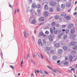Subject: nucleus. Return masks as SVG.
<instances>
[{
    "instance_id": "f8f14e48",
    "label": "nucleus",
    "mask_w": 77,
    "mask_h": 77,
    "mask_svg": "<svg viewBox=\"0 0 77 77\" xmlns=\"http://www.w3.org/2000/svg\"><path fill=\"white\" fill-rule=\"evenodd\" d=\"M32 24H35L36 23V21L35 20H32L31 22Z\"/></svg>"
},
{
    "instance_id": "20e7f679",
    "label": "nucleus",
    "mask_w": 77,
    "mask_h": 77,
    "mask_svg": "<svg viewBox=\"0 0 77 77\" xmlns=\"http://www.w3.org/2000/svg\"><path fill=\"white\" fill-rule=\"evenodd\" d=\"M38 43L40 45V46H42V43L41 41V39H39L38 40Z\"/></svg>"
},
{
    "instance_id": "412c9836",
    "label": "nucleus",
    "mask_w": 77,
    "mask_h": 77,
    "mask_svg": "<svg viewBox=\"0 0 77 77\" xmlns=\"http://www.w3.org/2000/svg\"><path fill=\"white\" fill-rule=\"evenodd\" d=\"M43 35V33H42V32H40V33L38 34V36L39 37L42 36Z\"/></svg>"
},
{
    "instance_id": "0e129e2a",
    "label": "nucleus",
    "mask_w": 77,
    "mask_h": 77,
    "mask_svg": "<svg viewBox=\"0 0 77 77\" xmlns=\"http://www.w3.org/2000/svg\"><path fill=\"white\" fill-rule=\"evenodd\" d=\"M29 1L30 3H32V0H29Z\"/></svg>"
},
{
    "instance_id": "49530a36",
    "label": "nucleus",
    "mask_w": 77,
    "mask_h": 77,
    "mask_svg": "<svg viewBox=\"0 0 77 77\" xmlns=\"http://www.w3.org/2000/svg\"><path fill=\"white\" fill-rule=\"evenodd\" d=\"M45 73L46 74H48V72L46 71H44Z\"/></svg>"
},
{
    "instance_id": "1a4fd4ad",
    "label": "nucleus",
    "mask_w": 77,
    "mask_h": 77,
    "mask_svg": "<svg viewBox=\"0 0 77 77\" xmlns=\"http://www.w3.org/2000/svg\"><path fill=\"white\" fill-rule=\"evenodd\" d=\"M52 59L53 60H57V56L54 55L53 56H52Z\"/></svg>"
},
{
    "instance_id": "b1692460",
    "label": "nucleus",
    "mask_w": 77,
    "mask_h": 77,
    "mask_svg": "<svg viewBox=\"0 0 77 77\" xmlns=\"http://www.w3.org/2000/svg\"><path fill=\"white\" fill-rule=\"evenodd\" d=\"M51 25L52 26H54L56 25V23L54 22H52L51 23Z\"/></svg>"
},
{
    "instance_id": "a18cd8bd",
    "label": "nucleus",
    "mask_w": 77,
    "mask_h": 77,
    "mask_svg": "<svg viewBox=\"0 0 77 77\" xmlns=\"http://www.w3.org/2000/svg\"><path fill=\"white\" fill-rule=\"evenodd\" d=\"M45 33L46 34H48V33H49V32L48 31H46L45 32Z\"/></svg>"
},
{
    "instance_id": "dca6fc26",
    "label": "nucleus",
    "mask_w": 77,
    "mask_h": 77,
    "mask_svg": "<svg viewBox=\"0 0 77 77\" xmlns=\"http://www.w3.org/2000/svg\"><path fill=\"white\" fill-rule=\"evenodd\" d=\"M75 32V29H71V32L72 34H73Z\"/></svg>"
},
{
    "instance_id": "393cba45",
    "label": "nucleus",
    "mask_w": 77,
    "mask_h": 77,
    "mask_svg": "<svg viewBox=\"0 0 77 77\" xmlns=\"http://www.w3.org/2000/svg\"><path fill=\"white\" fill-rule=\"evenodd\" d=\"M47 68H48L50 69H51V70L53 69H52V67L49 66H47Z\"/></svg>"
},
{
    "instance_id": "a878e982",
    "label": "nucleus",
    "mask_w": 77,
    "mask_h": 77,
    "mask_svg": "<svg viewBox=\"0 0 77 77\" xmlns=\"http://www.w3.org/2000/svg\"><path fill=\"white\" fill-rule=\"evenodd\" d=\"M46 51H50V48L49 47H47L46 48Z\"/></svg>"
},
{
    "instance_id": "c756f323",
    "label": "nucleus",
    "mask_w": 77,
    "mask_h": 77,
    "mask_svg": "<svg viewBox=\"0 0 77 77\" xmlns=\"http://www.w3.org/2000/svg\"><path fill=\"white\" fill-rule=\"evenodd\" d=\"M49 11H51V12H53V8H49Z\"/></svg>"
},
{
    "instance_id": "09e8293b",
    "label": "nucleus",
    "mask_w": 77,
    "mask_h": 77,
    "mask_svg": "<svg viewBox=\"0 0 77 77\" xmlns=\"http://www.w3.org/2000/svg\"><path fill=\"white\" fill-rule=\"evenodd\" d=\"M32 57L33 58H34L35 57V53H34L33 54Z\"/></svg>"
},
{
    "instance_id": "052dcab7",
    "label": "nucleus",
    "mask_w": 77,
    "mask_h": 77,
    "mask_svg": "<svg viewBox=\"0 0 77 77\" xmlns=\"http://www.w3.org/2000/svg\"><path fill=\"white\" fill-rule=\"evenodd\" d=\"M41 76L42 77H45V75H41Z\"/></svg>"
},
{
    "instance_id": "c85d7f7f",
    "label": "nucleus",
    "mask_w": 77,
    "mask_h": 77,
    "mask_svg": "<svg viewBox=\"0 0 77 77\" xmlns=\"http://www.w3.org/2000/svg\"><path fill=\"white\" fill-rule=\"evenodd\" d=\"M52 71H53V72H56L57 71V69H55L54 70L52 69Z\"/></svg>"
},
{
    "instance_id": "79ce46f5",
    "label": "nucleus",
    "mask_w": 77,
    "mask_h": 77,
    "mask_svg": "<svg viewBox=\"0 0 77 77\" xmlns=\"http://www.w3.org/2000/svg\"><path fill=\"white\" fill-rule=\"evenodd\" d=\"M65 27H66V25H64L62 26V28H65Z\"/></svg>"
},
{
    "instance_id": "5701e85b",
    "label": "nucleus",
    "mask_w": 77,
    "mask_h": 77,
    "mask_svg": "<svg viewBox=\"0 0 77 77\" xmlns=\"http://www.w3.org/2000/svg\"><path fill=\"white\" fill-rule=\"evenodd\" d=\"M23 60H22L21 61L20 64V66H21V67H23Z\"/></svg>"
},
{
    "instance_id": "3c124183",
    "label": "nucleus",
    "mask_w": 77,
    "mask_h": 77,
    "mask_svg": "<svg viewBox=\"0 0 77 77\" xmlns=\"http://www.w3.org/2000/svg\"><path fill=\"white\" fill-rule=\"evenodd\" d=\"M65 60H68V56H66V57H65Z\"/></svg>"
},
{
    "instance_id": "cd10ccee",
    "label": "nucleus",
    "mask_w": 77,
    "mask_h": 77,
    "mask_svg": "<svg viewBox=\"0 0 77 77\" xmlns=\"http://www.w3.org/2000/svg\"><path fill=\"white\" fill-rule=\"evenodd\" d=\"M40 72V71H39V70H37V71H36V70H35V72L36 75H37V74H36V72L37 73H39V72Z\"/></svg>"
},
{
    "instance_id": "603ef678",
    "label": "nucleus",
    "mask_w": 77,
    "mask_h": 77,
    "mask_svg": "<svg viewBox=\"0 0 77 77\" xmlns=\"http://www.w3.org/2000/svg\"><path fill=\"white\" fill-rule=\"evenodd\" d=\"M76 36V35H72V38H75V37Z\"/></svg>"
},
{
    "instance_id": "e2e57ef3",
    "label": "nucleus",
    "mask_w": 77,
    "mask_h": 77,
    "mask_svg": "<svg viewBox=\"0 0 77 77\" xmlns=\"http://www.w3.org/2000/svg\"><path fill=\"white\" fill-rule=\"evenodd\" d=\"M71 71H74V68H73L71 69Z\"/></svg>"
},
{
    "instance_id": "f3484780",
    "label": "nucleus",
    "mask_w": 77,
    "mask_h": 77,
    "mask_svg": "<svg viewBox=\"0 0 77 77\" xmlns=\"http://www.w3.org/2000/svg\"><path fill=\"white\" fill-rule=\"evenodd\" d=\"M59 53L60 54H61L63 53V50L62 49H60L59 51Z\"/></svg>"
},
{
    "instance_id": "8fccbe9b",
    "label": "nucleus",
    "mask_w": 77,
    "mask_h": 77,
    "mask_svg": "<svg viewBox=\"0 0 77 77\" xmlns=\"http://www.w3.org/2000/svg\"><path fill=\"white\" fill-rule=\"evenodd\" d=\"M27 60H28V59H29V54H27Z\"/></svg>"
},
{
    "instance_id": "4c0bfd02",
    "label": "nucleus",
    "mask_w": 77,
    "mask_h": 77,
    "mask_svg": "<svg viewBox=\"0 0 77 77\" xmlns=\"http://www.w3.org/2000/svg\"><path fill=\"white\" fill-rule=\"evenodd\" d=\"M50 53H54V50H51L50 51Z\"/></svg>"
},
{
    "instance_id": "6e6552de",
    "label": "nucleus",
    "mask_w": 77,
    "mask_h": 77,
    "mask_svg": "<svg viewBox=\"0 0 77 77\" xmlns=\"http://www.w3.org/2000/svg\"><path fill=\"white\" fill-rule=\"evenodd\" d=\"M44 15L45 17H47L48 15V12L47 11H45L44 13Z\"/></svg>"
},
{
    "instance_id": "4468645a",
    "label": "nucleus",
    "mask_w": 77,
    "mask_h": 77,
    "mask_svg": "<svg viewBox=\"0 0 77 77\" xmlns=\"http://www.w3.org/2000/svg\"><path fill=\"white\" fill-rule=\"evenodd\" d=\"M69 60L70 62H72V55H70L69 56Z\"/></svg>"
},
{
    "instance_id": "72a5a7b5",
    "label": "nucleus",
    "mask_w": 77,
    "mask_h": 77,
    "mask_svg": "<svg viewBox=\"0 0 77 77\" xmlns=\"http://www.w3.org/2000/svg\"><path fill=\"white\" fill-rule=\"evenodd\" d=\"M65 5L64 4H62L61 5V7L62 8H64V7H65Z\"/></svg>"
},
{
    "instance_id": "2eb2a0df",
    "label": "nucleus",
    "mask_w": 77,
    "mask_h": 77,
    "mask_svg": "<svg viewBox=\"0 0 77 77\" xmlns=\"http://www.w3.org/2000/svg\"><path fill=\"white\" fill-rule=\"evenodd\" d=\"M73 49L74 50H77V44H76V45H75L73 47Z\"/></svg>"
},
{
    "instance_id": "2f4dec72",
    "label": "nucleus",
    "mask_w": 77,
    "mask_h": 77,
    "mask_svg": "<svg viewBox=\"0 0 77 77\" xmlns=\"http://www.w3.org/2000/svg\"><path fill=\"white\" fill-rule=\"evenodd\" d=\"M49 39V40H50L51 41H53V38H52V37H50Z\"/></svg>"
},
{
    "instance_id": "423d86ee",
    "label": "nucleus",
    "mask_w": 77,
    "mask_h": 77,
    "mask_svg": "<svg viewBox=\"0 0 77 77\" xmlns=\"http://www.w3.org/2000/svg\"><path fill=\"white\" fill-rule=\"evenodd\" d=\"M44 20H45L44 17H40L39 19L38 20L39 21H44Z\"/></svg>"
},
{
    "instance_id": "6e6d98bb",
    "label": "nucleus",
    "mask_w": 77,
    "mask_h": 77,
    "mask_svg": "<svg viewBox=\"0 0 77 77\" xmlns=\"http://www.w3.org/2000/svg\"><path fill=\"white\" fill-rule=\"evenodd\" d=\"M62 32H65L66 31V30L64 29H63L62 30Z\"/></svg>"
},
{
    "instance_id": "f257e3e1",
    "label": "nucleus",
    "mask_w": 77,
    "mask_h": 77,
    "mask_svg": "<svg viewBox=\"0 0 77 77\" xmlns=\"http://www.w3.org/2000/svg\"><path fill=\"white\" fill-rule=\"evenodd\" d=\"M56 5V2H54L52 1L50 3V5L52 6H54Z\"/></svg>"
},
{
    "instance_id": "c03bdc74",
    "label": "nucleus",
    "mask_w": 77,
    "mask_h": 77,
    "mask_svg": "<svg viewBox=\"0 0 77 77\" xmlns=\"http://www.w3.org/2000/svg\"><path fill=\"white\" fill-rule=\"evenodd\" d=\"M67 38V35H64L63 37V38H64V39H66V38Z\"/></svg>"
},
{
    "instance_id": "ea45409f",
    "label": "nucleus",
    "mask_w": 77,
    "mask_h": 77,
    "mask_svg": "<svg viewBox=\"0 0 77 77\" xmlns=\"http://www.w3.org/2000/svg\"><path fill=\"white\" fill-rule=\"evenodd\" d=\"M67 7H70L71 6V4H68L67 5Z\"/></svg>"
},
{
    "instance_id": "864d4df0",
    "label": "nucleus",
    "mask_w": 77,
    "mask_h": 77,
    "mask_svg": "<svg viewBox=\"0 0 77 77\" xmlns=\"http://www.w3.org/2000/svg\"><path fill=\"white\" fill-rule=\"evenodd\" d=\"M57 11H60V8H57Z\"/></svg>"
},
{
    "instance_id": "a211bd4d",
    "label": "nucleus",
    "mask_w": 77,
    "mask_h": 77,
    "mask_svg": "<svg viewBox=\"0 0 77 77\" xmlns=\"http://www.w3.org/2000/svg\"><path fill=\"white\" fill-rule=\"evenodd\" d=\"M32 6L33 8H35L36 7V3H35L32 4Z\"/></svg>"
},
{
    "instance_id": "9b49d317",
    "label": "nucleus",
    "mask_w": 77,
    "mask_h": 77,
    "mask_svg": "<svg viewBox=\"0 0 77 77\" xmlns=\"http://www.w3.org/2000/svg\"><path fill=\"white\" fill-rule=\"evenodd\" d=\"M44 9L45 10H47L48 9V6L47 5H45L44 7Z\"/></svg>"
},
{
    "instance_id": "de8ad7c7",
    "label": "nucleus",
    "mask_w": 77,
    "mask_h": 77,
    "mask_svg": "<svg viewBox=\"0 0 77 77\" xmlns=\"http://www.w3.org/2000/svg\"><path fill=\"white\" fill-rule=\"evenodd\" d=\"M72 53H75L76 52L75 51H73L71 52Z\"/></svg>"
},
{
    "instance_id": "c9c22d12",
    "label": "nucleus",
    "mask_w": 77,
    "mask_h": 77,
    "mask_svg": "<svg viewBox=\"0 0 77 77\" xmlns=\"http://www.w3.org/2000/svg\"><path fill=\"white\" fill-rule=\"evenodd\" d=\"M40 74H43V72H42V70L40 69Z\"/></svg>"
},
{
    "instance_id": "f704fd0d",
    "label": "nucleus",
    "mask_w": 77,
    "mask_h": 77,
    "mask_svg": "<svg viewBox=\"0 0 77 77\" xmlns=\"http://www.w3.org/2000/svg\"><path fill=\"white\" fill-rule=\"evenodd\" d=\"M37 12H38V14L40 13L41 12V10L40 9H38L37 10Z\"/></svg>"
},
{
    "instance_id": "bb28decb",
    "label": "nucleus",
    "mask_w": 77,
    "mask_h": 77,
    "mask_svg": "<svg viewBox=\"0 0 77 77\" xmlns=\"http://www.w3.org/2000/svg\"><path fill=\"white\" fill-rule=\"evenodd\" d=\"M66 34H68L69 33V30L67 29L66 30Z\"/></svg>"
},
{
    "instance_id": "0eeeda50",
    "label": "nucleus",
    "mask_w": 77,
    "mask_h": 77,
    "mask_svg": "<svg viewBox=\"0 0 77 77\" xmlns=\"http://www.w3.org/2000/svg\"><path fill=\"white\" fill-rule=\"evenodd\" d=\"M74 26V25L73 24H69L68 26V29H71L72 27Z\"/></svg>"
},
{
    "instance_id": "37998d69",
    "label": "nucleus",
    "mask_w": 77,
    "mask_h": 77,
    "mask_svg": "<svg viewBox=\"0 0 77 77\" xmlns=\"http://www.w3.org/2000/svg\"><path fill=\"white\" fill-rule=\"evenodd\" d=\"M57 31L55 30L54 31V33L55 34H57Z\"/></svg>"
},
{
    "instance_id": "e433bc0d",
    "label": "nucleus",
    "mask_w": 77,
    "mask_h": 77,
    "mask_svg": "<svg viewBox=\"0 0 77 77\" xmlns=\"http://www.w3.org/2000/svg\"><path fill=\"white\" fill-rule=\"evenodd\" d=\"M10 67L12 68V69H14V67L12 66H10Z\"/></svg>"
},
{
    "instance_id": "a19ab883",
    "label": "nucleus",
    "mask_w": 77,
    "mask_h": 77,
    "mask_svg": "<svg viewBox=\"0 0 77 77\" xmlns=\"http://www.w3.org/2000/svg\"><path fill=\"white\" fill-rule=\"evenodd\" d=\"M40 56L42 59H44V57H43V56L42 55V54H40Z\"/></svg>"
},
{
    "instance_id": "58836bf2",
    "label": "nucleus",
    "mask_w": 77,
    "mask_h": 77,
    "mask_svg": "<svg viewBox=\"0 0 77 77\" xmlns=\"http://www.w3.org/2000/svg\"><path fill=\"white\" fill-rule=\"evenodd\" d=\"M43 44H46V41H45V40L44 39L43 41Z\"/></svg>"
},
{
    "instance_id": "aec40b11",
    "label": "nucleus",
    "mask_w": 77,
    "mask_h": 77,
    "mask_svg": "<svg viewBox=\"0 0 77 77\" xmlns=\"http://www.w3.org/2000/svg\"><path fill=\"white\" fill-rule=\"evenodd\" d=\"M60 17L59 16V15H56L55 17L54 18H55V20H57V19H58V18H59Z\"/></svg>"
},
{
    "instance_id": "338daca9",
    "label": "nucleus",
    "mask_w": 77,
    "mask_h": 77,
    "mask_svg": "<svg viewBox=\"0 0 77 77\" xmlns=\"http://www.w3.org/2000/svg\"><path fill=\"white\" fill-rule=\"evenodd\" d=\"M17 12H20V10H19V9H18L17 10Z\"/></svg>"
},
{
    "instance_id": "473e14b6",
    "label": "nucleus",
    "mask_w": 77,
    "mask_h": 77,
    "mask_svg": "<svg viewBox=\"0 0 77 77\" xmlns=\"http://www.w3.org/2000/svg\"><path fill=\"white\" fill-rule=\"evenodd\" d=\"M50 29L51 33H53V29H52V28H50Z\"/></svg>"
},
{
    "instance_id": "39448f33",
    "label": "nucleus",
    "mask_w": 77,
    "mask_h": 77,
    "mask_svg": "<svg viewBox=\"0 0 77 77\" xmlns=\"http://www.w3.org/2000/svg\"><path fill=\"white\" fill-rule=\"evenodd\" d=\"M54 46L56 47H60V44H59V43H57L54 44Z\"/></svg>"
},
{
    "instance_id": "f03ea898",
    "label": "nucleus",
    "mask_w": 77,
    "mask_h": 77,
    "mask_svg": "<svg viewBox=\"0 0 77 77\" xmlns=\"http://www.w3.org/2000/svg\"><path fill=\"white\" fill-rule=\"evenodd\" d=\"M77 44V42L74 41V42H72L70 43V45H76Z\"/></svg>"
},
{
    "instance_id": "6ab92c4d",
    "label": "nucleus",
    "mask_w": 77,
    "mask_h": 77,
    "mask_svg": "<svg viewBox=\"0 0 77 77\" xmlns=\"http://www.w3.org/2000/svg\"><path fill=\"white\" fill-rule=\"evenodd\" d=\"M36 8H38V9L41 8V5L39 4L37 5L36 6Z\"/></svg>"
},
{
    "instance_id": "774afa93",
    "label": "nucleus",
    "mask_w": 77,
    "mask_h": 77,
    "mask_svg": "<svg viewBox=\"0 0 77 77\" xmlns=\"http://www.w3.org/2000/svg\"><path fill=\"white\" fill-rule=\"evenodd\" d=\"M14 14H16V9L15 10Z\"/></svg>"
},
{
    "instance_id": "9d476101",
    "label": "nucleus",
    "mask_w": 77,
    "mask_h": 77,
    "mask_svg": "<svg viewBox=\"0 0 77 77\" xmlns=\"http://www.w3.org/2000/svg\"><path fill=\"white\" fill-rule=\"evenodd\" d=\"M23 34L25 38H27V33L25 31L23 32Z\"/></svg>"
},
{
    "instance_id": "7ed1b4c3",
    "label": "nucleus",
    "mask_w": 77,
    "mask_h": 77,
    "mask_svg": "<svg viewBox=\"0 0 77 77\" xmlns=\"http://www.w3.org/2000/svg\"><path fill=\"white\" fill-rule=\"evenodd\" d=\"M65 18H66L67 20H70L71 19V17H70L69 15H67L65 17Z\"/></svg>"
},
{
    "instance_id": "ddd939ff",
    "label": "nucleus",
    "mask_w": 77,
    "mask_h": 77,
    "mask_svg": "<svg viewBox=\"0 0 77 77\" xmlns=\"http://www.w3.org/2000/svg\"><path fill=\"white\" fill-rule=\"evenodd\" d=\"M63 50L65 51H67L68 50V48L66 46H64L63 47Z\"/></svg>"
},
{
    "instance_id": "bf43d9fd",
    "label": "nucleus",
    "mask_w": 77,
    "mask_h": 77,
    "mask_svg": "<svg viewBox=\"0 0 77 77\" xmlns=\"http://www.w3.org/2000/svg\"><path fill=\"white\" fill-rule=\"evenodd\" d=\"M33 73H31V77H33Z\"/></svg>"
},
{
    "instance_id": "69168bd1",
    "label": "nucleus",
    "mask_w": 77,
    "mask_h": 77,
    "mask_svg": "<svg viewBox=\"0 0 77 77\" xmlns=\"http://www.w3.org/2000/svg\"><path fill=\"white\" fill-rule=\"evenodd\" d=\"M31 61L32 63H33V61L32 59H31Z\"/></svg>"
},
{
    "instance_id": "4d7b16f0",
    "label": "nucleus",
    "mask_w": 77,
    "mask_h": 77,
    "mask_svg": "<svg viewBox=\"0 0 77 77\" xmlns=\"http://www.w3.org/2000/svg\"><path fill=\"white\" fill-rule=\"evenodd\" d=\"M52 18H53V16H51L50 18H49V20H50Z\"/></svg>"
},
{
    "instance_id": "680f3d73",
    "label": "nucleus",
    "mask_w": 77,
    "mask_h": 77,
    "mask_svg": "<svg viewBox=\"0 0 77 77\" xmlns=\"http://www.w3.org/2000/svg\"><path fill=\"white\" fill-rule=\"evenodd\" d=\"M77 14V12H75L74 13V15H76Z\"/></svg>"
},
{
    "instance_id": "7c9ffc66",
    "label": "nucleus",
    "mask_w": 77,
    "mask_h": 77,
    "mask_svg": "<svg viewBox=\"0 0 77 77\" xmlns=\"http://www.w3.org/2000/svg\"><path fill=\"white\" fill-rule=\"evenodd\" d=\"M61 16H62V17H66V14H61Z\"/></svg>"
},
{
    "instance_id": "13d9d810",
    "label": "nucleus",
    "mask_w": 77,
    "mask_h": 77,
    "mask_svg": "<svg viewBox=\"0 0 77 77\" xmlns=\"http://www.w3.org/2000/svg\"><path fill=\"white\" fill-rule=\"evenodd\" d=\"M60 62V60H58L57 61V63H59Z\"/></svg>"
},
{
    "instance_id": "5fc2aeb1",
    "label": "nucleus",
    "mask_w": 77,
    "mask_h": 77,
    "mask_svg": "<svg viewBox=\"0 0 77 77\" xmlns=\"http://www.w3.org/2000/svg\"><path fill=\"white\" fill-rule=\"evenodd\" d=\"M56 26L57 27H59V24H57L56 25Z\"/></svg>"
},
{
    "instance_id": "4be33fe9",
    "label": "nucleus",
    "mask_w": 77,
    "mask_h": 77,
    "mask_svg": "<svg viewBox=\"0 0 77 77\" xmlns=\"http://www.w3.org/2000/svg\"><path fill=\"white\" fill-rule=\"evenodd\" d=\"M68 64H69V63L68 62L66 61L65 63H64V65H68Z\"/></svg>"
}]
</instances>
